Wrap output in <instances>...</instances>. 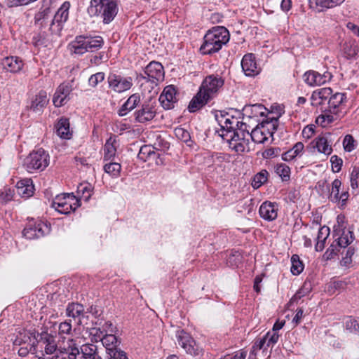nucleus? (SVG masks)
Here are the masks:
<instances>
[{
  "label": "nucleus",
  "instance_id": "obj_1",
  "mask_svg": "<svg viewBox=\"0 0 359 359\" xmlns=\"http://www.w3.org/2000/svg\"><path fill=\"white\" fill-rule=\"evenodd\" d=\"M229 39L230 34L226 28L222 26L215 27L204 36L203 43L200 50L202 54L205 55L217 53L229 42Z\"/></svg>",
  "mask_w": 359,
  "mask_h": 359
},
{
  "label": "nucleus",
  "instance_id": "obj_2",
  "mask_svg": "<svg viewBox=\"0 0 359 359\" xmlns=\"http://www.w3.org/2000/svg\"><path fill=\"white\" fill-rule=\"evenodd\" d=\"M87 11L90 17L100 16L104 24H109L117 15L118 6L114 0H91Z\"/></svg>",
  "mask_w": 359,
  "mask_h": 359
},
{
  "label": "nucleus",
  "instance_id": "obj_3",
  "mask_svg": "<svg viewBox=\"0 0 359 359\" xmlns=\"http://www.w3.org/2000/svg\"><path fill=\"white\" fill-rule=\"evenodd\" d=\"M278 117L267 118L250 132V138L255 143L264 144L278 128Z\"/></svg>",
  "mask_w": 359,
  "mask_h": 359
},
{
  "label": "nucleus",
  "instance_id": "obj_4",
  "mask_svg": "<svg viewBox=\"0 0 359 359\" xmlns=\"http://www.w3.org/2000/svg\"><path fill=\"white\" fill-rule=\"evenodd\" d=\"M250 126L246 123L238 121V126L235 127L229 140H230V147L236 152H244L250 143L249 137Z\"/></svg>",
  "mask_w": 359,
  "mask_h": 359
},
{
  "label": "nucleus",
  "instance_id": "obj_5",
  "mask_svg": "<svg viewBox=\"0 0 359 359\" xmlns=\"http://www.w3.org/2000/svg\"><path fill=\"white\" fill-rule=\"evenodd\" d=\"M49 164V155L43 149H39L31 152L23 161V166L29 172L44 170Z\"/></svg>",
  "mask_w": 359,
  "mask_h": 359
},
{
  "label": "nucleus",
  "instance_id": "obj_6",
  "mask_svg": "<svg viewBox=\"0 0 359 359\" xmlns=\"http://www.w3.org/2000/svg\"><path fill=\"white\" fill-rule=\"evenodd\" d=\"M29 334L33 335L36 348L40 346L43 349L41 351L43 355H52L54 353L55 355L57 352L61 350L57 348L55 337L47 331L37 333V335L35 333H29Z\"/></svg>",
  "mask_w": 359,
  "mask_h": 359
},
{
  "label": "nucleus",
  "instance_id": "obj_7",
  "mask_svg": "<svg viewBox=\"0 0 359 359\" xmlns=\"http://www.w3.org/2000/svg\"><path fill=\"white\" fill-rule=\"evenodd\" d=\"M50 231V225L41 221H29L23 229V236L27 239L39 238Z\"/></svg>",
  "mask_w": 359,
  "mask_h": 359
},
{
  "label": "nucleus",
  "instance_id": "obj_8",
  "mask_svg": "<svg viewBox=\"0 0 359 359\" xmlns=\"http://www.w3.org/2000/svg\"><path fill=\"white\" fill-rule=\"evenodd\" d=\"M224 84V80L222 76L217 74H211L205 78L200 88L207 95L208 97L212 100L217 96Z\"/></svg>",
  "mask_w": 359,
  "mask_h": 359
},
{
  "label": "nucleus",
  "instance_id": "obj_9",
  "mask_svg": "<svg viewBox=\"0 0 359 359\" xmlns=\"http://www.w3.org/2000/svg\"><path fill=\"white\" fill-rule=\"evenodd\" d=\"M70 3L65 1L55 14L50 25V31L53 34H60L63 24L68 20Z\"/></svg>",
  "mask_w": 359,
  "mask_h": 359
},
{
  "label": "nucleus",
  "instance_id": "obj_10",
  "mask_svg": "<svg viewBox=\"0 0 359 359\" xmlns=\"http://www.w3.org/2000/svg\"><path fill=\"white\" fill-rule=\"evenodd\" d=\"M177 342L185 351L191 355H199L202 353V348L196 344L190 334L184 330H180L177 333Z\"/></svg>",
  "mask_w": 359,
  "mask_h": 359
},
{
  "label": "nucleus",
  "instance_id": "obj_11",
  "mask_svg": "<svg viewBox=\"0 0 359 359\" xmlns=\"http://www.w3.org/2000/svg\"><path fill=\"white\" fill-rule=\"evenodd\" d=\"M107 81L109 88L118 93H123L133 86L131 77H124L116 74H110L108 76Z\"/></svg>",
  "mask_w": 359,
  "mask_h": 359
},
{
  "label": "nucleus",
  "instance_id": "obj_12",
  "mask_svg": "<svg viewBox=\"0 0 359 359\" xmlns=\"http://www.w3.org/2000/svg\"><path fill=\"white\" fill-rule=\"evenodd\" d=\"M141 77L154 83L163 81L164 79L163 67L160 62L152 61L145 67L144 74H141Z\"/></svg>",
  "mask_w": 359,
  "mask_h": 359
},
{
  "label": "nucleus",
  "instance_id": "obj_13",
  "mask_svg": "<svg viewBox=\"0 0 359 359\" xmlns=\"http://www.w3.org/2000/svg\"><path fill=\"white\" fill-rule=\"evenodd\" d=\"M156 114V103L151 100L144 102L141 109L135 111V120L141 123L151 121Z\"/></svg>",
  "mask_w": 359,
  "mask_h": 359
},
{
  "label": "nucleus",
  "instance_id": "obj_14",
  "mask_svg": "<svg viewBox=\"0 0 359 359\" xmlns=\"http://www.w3.org/2000/svg\"><path fill=\"white\" fill-rule=\"evenodd\" d=\"M215 118L221 127L220 130L218 131L219 136L229 140V137L233 130H235V127L238 126V118L233 116L228 118L222 114H221L219 116L216 115Z\"/></svg>",
  "mask_w": 359,
  "mask_h": 359
},
{
  "label": "nucleus",
  "instance_id": "obj_15",
  "mask_svg": "<svg viewBox=\"0 0 359 359\" xmlns=\"http://www.w3.org/2000/svg\"><path fill=\"white\" fill-rule=\"evenodd\" d=\"M73 90L71 83H62L56 89L53 95V102L55 107H60L70 100V94Z\"/></svg>",
  "mask_w": 359,
  "mask_h": 359
},
{
  "label": "nucleus",
  "instance_id": "obj_16",
  "mask_svg": "<svg viewBox=\"0 0 359 359\" xmlns=\"http://www.w3.org/2000/svg\"><path fill=\"white\" fill-rule=\"evenodd\" d=\"M73 194H64L62 196H57L52 203V207L61 214H69L72 210V204L69 200H74Z\"/></svg>",
  "mask_w": 359,
  "mask_h": 359
},
{
  "label": "nucleus",
  "instance_id": "obj_17",
  "mask_svg": "<svg viewBox=\"0 0 359 359\" xmlns=\"http://www.w3.org/2000/svg\"><path fill=\"white\" fill-rule=\"evenodd\" d=\"M176 89L173 86H168L164 89L159 97V102L165 109L174 108L177 102Z\"/></svg>",
  "mask_w": 359,
  "mask_h": 359
},
{
  "label": "nucleus",
  "instance_id": "obj_18",
  "mask_svg": "<svg viewBox=\"0 0 359 359\" xmlns=\"http://www.w3.org/2000/svg\"><path fill=\"white\" fill-rule=\"evenodd\" d=\"M51 1L52 0H43L42 6L39 12L34 15L35 25H39L40 28L46 25L48 19L51 14Z\"/></svg>",
  "mask_w": 359,
  "mask_h": 359
},
{
  "label": "nucleus",
  "instance_id": "obj_19",
  "mask_svg": "<svg viewBox=\"0 0 359 359\" xmlns=\"http://www.w3.org/2000/svg\"><path fill=\"white\" fill-rule=\"evenodd\" d=\"M346 102V95L342 93H336L330 95L327 102L328 111L334 115H339L341 111V107Z\"/></svg>",
  "mask_w": 359,
  "mask_h": 359
},
{
  "label": "nucleus",
  "instance_id": "obj_20",
  "mask_svg": "<svg viewBox=\"0 0 359 359\" xmlns=\"http://www.w3.org/2000/svg\"><path fill=\"white\" fill-rule=\"evenodd\" d=\"M278 210L277 203L265 201L261 205L259 213L260 217L264 220L273 221L277 218Z\"/></svg>",
  "mask_w": 359,
  "mask_h": 359
},
{
  "label": "nucleus",
  "instance_id": "obj_21",
  "mask_svg": "<svg viewBox=\"0 0 359 359\" xmlns=\"http://www.w3.org/2000/svg\"><path fill=\"white\" fill-rule=\"evenodd\" d=\"M86 39L83 34L76 36L68 45L70 53L82 55L89 51Z\"/></svg>",
  "mask_w": 359,
  "mask_h": 359
},
{
  "label": "nucleus",
  "instance_id": "obj_22",
  "mask_svg": "<svg viewBox=\"0 0 359 359\" xmlns=\"http://www.w3.org/2000/svg\"><path fill=\"white\" fill-rule=\"evenodd\" d=\"M241 67L245 74L248 76H253L259 72V69L257 67L255 57L252 53H248L243 56Z\"/></svg>",
  "mask_w": 359,
  "mask_h": 359
},
{
  "label": "nucleus",
  "instance_id": "obj_23",
  "mask_svg": "<svg viewBox=\"0 0 359 359\" xmlns=\"http://www.w3.org/2000/svg\"><path fill=\"white\" fill-rule=\"evenodd\" d=\"M332 93V90L330 88H323L316 90L311 95V104L313 106H323L327 104L330 95Z\"/></svg>",
  "mask_w": 359,
  "mask_h": 359
},
{
  "label": "nucleus",
  "instance_id": "obj_24",
  "mask_svg": "<svg viewBox=\"0 0 359 359\" xmlns=\"http://www.w3.org/2000/svg\"><path fill=\"white\" fill-rule=\"evenodd\" d=\"M212 99L208 97L207 95L199 88L198 92L193 97L190 101L188 109L189 112L194 113L202 109Z\"/></svg>",
  "mask_w": 359,
  "mask_h": 359
},
{
  "label": "nucleus",
  "instance_id": "obj_25",
  "mask_svg": "<svg viewBox=\"0 0 359 359\" xmlns=\"http://www.w3.org/2000/svg\"><path fill=\"white\" fill-rule=\"evenodd\" d=\"M69 121L68 118L62 117L55 125L56 134L61 139L70 140L72 137V131L69 129Z\"/></svg>",
  "mask_w": 359,
  "mask_h": 359
},
{
  "label": "nucleus",
  "instance_id": "obj_26",
  "mask_svg": "<svg viewBox=\"0 0 359 359\" xmlns=\"http://www.w3.org/2000/svg\"><path fill=\"white\" fill-rule=\"evenodd\" d=\"M1 65L3 68L6 71L12 73H17L22 69L24 63L18 57L11 56L4 57L1 60Z\"/></svg>",
  "mask_w": 359,
  "mask_h": 359
},
{
  "label": "nucleus",
  "instance_id": "obj_27",
  "mask_svg": "<svg viewBox=\"0 0 359 359\" xmlns=\"http://www.w3.org/2000/svg\"><path fill=\"white\" fill-rule=\"evenodd\" d=\"M16 191L18 195L24 198H29L34 194V186L29 178L22 179L17 182Z\"/></svg>",
  "mask_w": 359,
  "mask_h": 359
},
{
  "label": "nucleus",
  "instance_id": "obj_28",
  "mask_svg": "<svg viewBox=\"0 0 359 359\" xmlns=\"http://www.w3.org/2000/svg\"><path fill=\"white\" fill-rule=\"evenodd\" d=\"M328 79L325 74H320L315 71H309L304 74V81L309 86H320Z\"/></svg>",
  "mask_w": 359,
  "mask_h": 359
},
{
  "label": "nucleus",
  "instance_id": "obj_29",
  "mask_svg": "<svg viewBox=\"0 0 359 359\" xmlns=\"http://www.w3.org/2000/svg\"><path fill=\"white\" fill-rule=\"evenodd\" d=\"M80 354L79 348L75 344H69L67 348H63L57 352L54 356L50 359H76V357ZM39 359H45L44 358H39Z\"/></svg>",
  "mask_w": 359,
  "mask_h": 359
},
{
  "label": "nucleus",
  "instance_id": "obj_30",
  "mask_svg": "<svg viewBox=\"0 0 359 359\" xmlns=\"http://www.w3.org/2000/svg\"><path fill=\"white\" fill-rule=\"evenodd\" d=\"M66 314L68 317L79 319V324L82 323V319L86 317L83 306L79 303L69 304L66 309Z\"/></svg>",
  "mask_w": 359,
  "mask_h": 359
},
{
  "label": "nucleus",
  "instance_id": "obj_31",
  "mask_svg": "<svg viewBox=\"0 0 359 359\" xmlns=\"http://www.w3.org/2000/svg\"><path fill=\"white\" fill-rule=\"evenodd\" d=\"M140 102V96L137 94H133L130 95L128 100L125 102V103L121 106V107L118 111V114L119 116H124L128 114L130 111L134 109L139 102Z\"/></svg>",
  "mask_w": 359,
  "mask_h": 359
},
{
  "label": "nucleus",
  "instance_id": "obj_32",
  "mask_svg": "<svg viewBox=\"0 0 359 359\" xmlns=\"http://www.w3.org/2000/svg\"><path fill=\"white\" fill-rule=\"evenodd\" d=\"M120 344L121 341L118 339L117 344L113 343L105 347L109 359H128L126 353L118 347Z\"/></svg>",
  "mask_w": 359,
  "mask_h": 359
},
{
  "label": "nucleus",
  "instance_id": "obj_33",
  "mask_svg": "<svg viewBox=\"0 0 359 359\" xmlns=\"http://www.w3.org/2000/svg\"><path fill=\"white\" fill-rule=\"evenodd\" d=\"M48 102L47 94L45 91H40L32 102L31 109L35 112H40Z\"/></svg>",
  "mask_w": 359,
  "mask_h": 359
},
{
  "label": "nucleus",
  "instance_id": "obj_34",
  "mask_svg": "<svg viewBox=\"0 0 359 359\" xmlns=\"http://www.w3.org/2000/svg\"><path fill=\"white\" fill-rule=\"evenodd\" d=\"M304 144L301 142H297L292 149L282 154V159L284 161H290L295 157L302 154L304 150Z\"/></svg>",
  "mask_w": 359,
  "mask_h": 359
},
{
  "label": "nucleus",
  "instance_id": "obj_35",
  "mask_svg": "<svg viewBox=\"0 0 359 359\" xmlns=\"http://www.w3.org/2000/svg\"><path fill=\"white\" fill-rule=\"evenodd\" d=\"M88 45L89 51L94 52L100 49L104 45V40L101 36H92L90 34H83Z\"/></svg>",
  "mask_w": 359,
  "mask_h": 359
},
{
  "label": "nucleus",
  "instance_id": "obj_36",
  "mask_svg": "<svg viewBox=\"0 0 359 359\" xmlns=\"http://www.w3.org/2000/svg\"><path fill=\"white\" fill-rule=\"evenodd\" d=\"M353 239L354 237L353 231L343 229L341 236L335 240V242L337 243L338 246L343 248V252L341 254L344 253L345 248L353 242Z\"/></svg>",
  "mask_w": 359,
  "mask_h": 359
},
{
  "label": "nucleus",
  "instance_id": "obj_37",
  "mask_svg": "<svg viewBox=\"0 0 359 359\" xmlns=\"http://www.w3.org/2000/svg\"><path fill=\"white\" fill-rule=\"evenodd\" d=\"M79 350L86 359H101L97 351V346L94 344H84Z\"/></svg>",
  "mask_w": 359,
  "mask_h": 359
},
{
  "label": "nucleus",
  "instance_id": "obj_38",
  "mask_svg": "<svg viewBox=\"0 0 359 359\" xmlns=\"http://www.w3.org/2000/svg\"><path fill=\"white\" fill-rule=\"evenodd\" d=\"M358 49L353 41H348L342 45V53L344 56L347 59L354 57L358 53Z\"/></svg>",
  "mask_w": 359,
  "mask_h": 359
},
{
  "label": "nucleus",
  "instance_id": "obj_39",
  "mask_svg": "<svg viewBox=\"0 0 359 359\" xmlns=\"http://www.w3.org/2000/svg\"><path fill=\"white\" fill-rule=\"evenodd\" d=\"M330 234V229L327 226H323L319 229L318 236L316 238L317 243L316 244V250L322 251L325 248V242Z\"/></svg>",
  "mask_w": 359,
  "mask_h": 359
},
{
  "label": "nucleus",
  "instance_id": "obj_40",
  "mask_svg": "<svg viewBox=\"0 0 359 359\" xmlns=\"http://www.w3.org/2000/svg\"><path fill=\"white\" fill-rule=\"evenodd\" d=\"M115 142V140H112L111 138L107 140L104 147V161H107L114 159L116 153V148L114 145Z\"/></svg>",
  "mask_w": 359,
  "mask_h": 359
},
{
  "label": "nucleus",
  "instance_id": "obj_41",
  "mask_svg": "<svg viewBox=\"0 0 359 359\" xmlns=\"http://www.w3.org/2000/svg\"><path fill=\"white\" fill-rule=\"evenodd\" d=\"M275 172L281 177L283 182L290 179V168L285 163H278L275 166Z\"/></svg>",
  "mask_w": 359,
  "mask_h": 359
},
{
  "label": "nucleus",
  "instance_id": "obj_42",
  "mask_svg": "<svg viewBox=\"0 0 359 359\" xmlns=\"http://www.w3.org/2000/svg\"><path fill=\"white\" fill-rule=\"evenodd\" d=\"M316 147L320 153L329 155L331 154L332 149L329 145L327 140L325 137H319L316 140Z\"/></svg>",
  "mask_w": 359,
  "mask_h": 359
},
{
  "label": "nucleus",
  "instance_id": "obj_43",
  "mask_svg": "<svg viewBox=\"0 0 359 359\" xmlns=\"http://www.w3.org/2000/svg\"><path fill=\"white\" fill-rule=\"evenodd\" d=\"M341 185V182L338 179H335L332 183V188L328 198L330 201H331L333 203L340 202V198H339V196L340 195L339 189Z\"/></svg>",
  "mask_w": 359,
  "mask_h": 359
},
{
  "label": "nucleus",
  "instance_id": "obj_44",
  "mask_svg": "<svg viewBox=\"0 0 359 359\" xmlns=\"http://www.w3.org/2000/svg\"><path fill=\"white\" fill-rule=\"evenodd\" d=\"M265 110L266 108L261 104L245 106L243 109L245 113H250L248 115L249 117L257 116L258 114L263 116H264Z\"/></svg>",
  "mask_w": 359,
  "mask_h": 359
},
{
  "label": "nucleus",
  "instance_id": "obj_45",
  "mask_svg": "<svg viewBox=\"0 0 359 359\" xmlns=\"http://www.w3.org/2000/svg\"><path fill=\"white\" fill-rule=\"evenodd\" d=\"M269 172L266 170H262L255 175L252 182V186L254 189L259 188L262 184L266 182Z\"/></svg>",
  "mask_w": 359,
  "mask_h": 359
},
{
  "label": "nucleus",
  "instance_id": "obj_46",
  "mask_svg": "<svg viewBox=\"0 0 359 359\" xmlns=\"http://www.w3.org/2000/svg\"><path fill=\"white\" fill-rule=\"evenodd\" d=\"M312 290L311 283L310 281H305L302 287L294 294L292 297V302H297L302 297L309 294Z\"/></svg>",
  "mask_w": 359,
  "mask_h": 359
},
{
  "label": "nucleus",
  "instance_id": "obj_47",
  "mask_svg": "<svg viewBox=\"0 0 359 359\" xmlns=\"http://www.w3.org/2000/svg\"><path fill=\"white\" fill-rule=\"evenodd\" d=\"M103 169L106 173L109 174L112 177H117L120 175L121 165L118 163L110 162L106 163Z\"/></svg>",
  "mask_w": 359,
  "mask_h": 359
},
{
  "label": "nucleus",
  "instance_id": "obj_48",
  "mask_svg": "<svg viewBox=\"0 0 359 359\" xmlns=\"http://www.w3.org/2000/svg\"><path fill=\"white\" fill-rule=\"evenodd\" d=\"M291 273L295 276L300 274L304 269V264L297 255L291 257Z\"/></svg>",
  "mask_w": 359,
  "mask_h": 359
},
{
  "label": "nucleus",
  "instance_id": "obj_49",
  "mask_svg": "<svg viewBox=\"0 0 359 359\" xmlns=\"http://www.w3.org/2000/svg\"><path fill=\"white\" fill-rule=\"evenodd\" d=\"M344 327L350 333L359 335V323L352 317H348L344 322Z\"/></svg>",
  "mask_w": 359,
  "mask_h": 359
},
{
  "label": "nucleus",
  "instance_id": "obj_50",
  "mask_svg": "<svg viewBox=\"0 0 359 359\" xmlns=\"http://www.w3.org/2000/svg\"><path fill=\"white\" fill-rule=\"evenodd\" d=\"M175 136L181 141L185 142L187 145L191 146L192 142L191 135L189 131L181 128L177 127L174 130Z\"/></svg>",
  "mask_w": 359,
  "mask_h": 359
},
{
  "label": "nucleus",
  "instance_id": "obj_51",
  "mask_svg": "<svg viewBox=\"0 0 359 359\" xmlns=\"http://www.w3.org/2000/svg\"><path fill=\"white\" fill-rule=\"evenodd\" d=\"M91 186L88 183H81L77 187V195L88 201L91 196Z\"/></svg>",
  "mask_w": 359,
  "mask_h": 359
},
{
  "label": "nucleus",
  "instance_id": "obj_52",
  "mask_svg": "<svg viewBox=\"0 0 359 359\" xmlns=\"http://www.w3.org/2000/svg\"><path fill=\"white\" fill-rule=\"evenodd\" d=\"M317 6L324 8H332L341 5L345 0H315Z\"/></svg>",
  "mask_w": 359,
  "mask_h": 359
},
{
  "label": "nucleus",
  "instance_id": "obj_53",
  "mask_svg": "<svg viewBox=\"0 0 359 359\" xmlns=\"http://www.w3.org/2000/svg\"><path fill=\"white\" fill-rule=\"evenodd\" d=\"M155 154L156 153L154 150V147H151L149 145H144L141 147L137 157L139 159L146 161L148 158Z\"/></svg>",
  "mask_w": 359,
  "mask_h": 359
},
{
  "label": "nucleus",
  "instance_id": "obj_54",
  "mask_svg": "<svg viewBox=\"0 0 359 359\" xmlns=\"http://www.w3.org/2000/svg\"><path fill=\"white\" fill-rule=\"evenodd\" d=\"M104 77L105 74L104 72H97L90 76L88 79V85L95 88L104 80Z\"/></svg>",
  "mask_w": 359,
  "mask_h": 359
},
{
  "label": "nucleus",
  "instance_id": "obj_55",
  "mask_svg": "<svg viewBox=\"0 0 359 359\" xmlns=\"http://www.w3.org/2000/svg\"><path fill=\"white\" fill-rule=\"evenodd\" d=\"M29 353H36V346L35 344V340L32 342V344H27L25 346H22L18 350V354L21 357L27 356Z\"/></svg>",
  "mask_w": 359,
  "mask_h": 359
},
{
  "label": "nucleus",
  "instance_id": "obj_56",
  "mask_svg": "<svg viewBox=\"0 0 359 359\" xmlns=\"http://www.w3.org/2000/svg\"><path fill=\"white\" fill-rule=\"evenodd\" d=\"M105 333H107V330H102L100 327H93L90 329V334L93 337L95 341H102L104 337Z\"/></svg>",
  "mask_w": 359,
  "mask_h": 359
},
{
  "label": "nucleus",
  "instance_id": "obj_57",
  "mask_svg": "<svg viewBox=\"0 0 359 359\" xmlns=\"http://www.w3.org/2000/svg\"><path fill=\"white\" fill-rule=\"evenodd\" d=\"M266 341V346H273L278 341L279 334L278 332L269 331L264 336Z\"/></svg>",
  "mask_w": 359,
  "mask_h": 359
},
{
  "label": "nucleus",
  "instance_id": "obj_58",
  "mask_svg": "<svg viewBox=\"0 0 359 359\" xmlns=\"http://www.w3.org/2000/svg\"><path fill=\"white\" fill-rule=\"evenodd\" d=\"M351 187L353 189L359 188V168L355 166L351 173Z\"/></svg>",
  "mask_w": 359,
  "mask_h": 359
},
{
  "label": "nucleus",
  "instance_id": "obj_59",
  "mask_svg": "<svg viewBox=\"0 0 359 359\" xmlns=\"http://www.w3.org/2000/svg\"><path fill=\"white\" fill-rule=\"evenodd\" d=\"M343 147L346 151L351 152L355 149V140L351 135H346L343 140Z\"/></svg>",
  "mask_w": 359,
  "mask_h": 359
},
{
  "label": "nucleus",
  "instance_id": "obj_60",
  "mask_svg": "<svg viewBox=\"0 0 359 359\" xmlns=\"http://www.w3.org/2000/svg\"><path fill=\"white\" fill-rule=\"evenodd\" d=\"M344 252H346V254L345 256L342 257L341 264V265L346 266L352 262V257L355 254V248L349 247L348 249H345Z\"/></svg>",
  "mask_w": 359,
  "mask_h": 359
},
{
  "label": "nucleus",
  "instance_id": "obj_61",
  "mask_svg": "<svg viewBox=\"0 0 359 359\" xmlns=\"http://www.w3.org/2000/svg\"><path fill=\"white\" fill-rule=\"evenodd\" d=\"M32 43L34 45V46L46 47L48 46V40L43 34L39 33L33 36Z\"/></svg>",
  "mask_w": 359,
  "mask_h": 359
},
{
  "label": "nucleus",
  "instance_id": "obj_62",
  "mask_svg": "<svg viewBox=\"0 0 359 359\" xmlns=\"http://www.w3.org/2000/svg\"><path fill=\"white\" fill-rule=\"evenodd\" d=\"M330 162L332 163V170L334 172H339L342 166L343 161L341 158L338 157L337 155H334L330 158Z\"/></svg>",
  "mask_w": 359,
  "mask_h": 359
},
{
  "label": "nucleus",
  "instance_id": "obj_63",
  "mask_svg": "<svg viewBox=\"0 0 359 359\" xmlns=\"http://www.w3.org/2000/svg\"><path fill=\"white\" fill-rule=\"evenodd\" d=\"M13 197V191L11 189H5L4 191L0 194V202L6 203L11 201Z\"/></svg>",
  "mask_w": 359,
  "mask_h": 359
},
{
  "label": "nucleus",
  "instance_id": "obj_64",
  "mask_svg": "<svg viewBox=\"0 0 359 359\" xmlns=\"http://www.w3.org/2000/svg\"><path fill=\"white\" fill-rule=\"evenodd\" d=\"M118 342V339L116 337V335L113 334H107L105 333L104 337L102 341V345L106 347L108 345H111L113 343L117 344Z\"/></svg>",
  "mask_w": 359,
  "mask_h": 359
}]
</instances>
